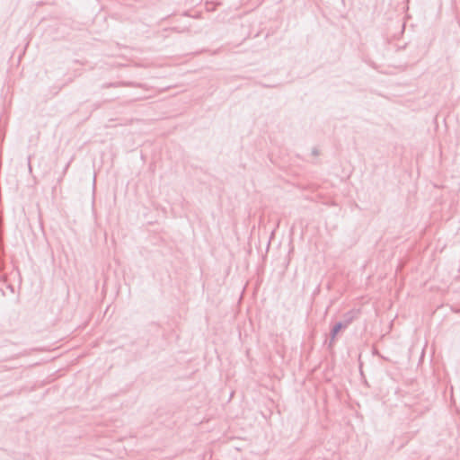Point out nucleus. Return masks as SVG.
<instances>
[{
    "label": "nucleus",
    "mask_w": 460,
    "mask_h": 460,
    "mask_svg": "<svg viewBox=\"0 0 460 460\" xmlns=\"http://www.w3.org/2000/svg\"><path fill=\"white\" fill-rule=\"evenodd\" d=\"M312 155H314V156L318 155H319L318 150H317L316 148H314V149L312 150Z\"/></svg>",
    "instance_id": "obj_5"
},
{
    "label": "nucleus",
    "mask_w": 460,
    "mask_h": 460,
    "mask_svg": "<svg viewBox=\"0 0 460 460\" xmlns=\"http://www.w3.org/2000/svg\"><path fill=\"white\" fill-rule=\"evenodd\" d=\"M360 314L359 309H352L346 312L342 315V319L333 324L330 331V344L335 341L337 335L343 330L349 327L355 319H357Z\"/></svg>",
    "instance_id": "obj_1"
},
{
    "label": "nucleus",
    "mask_w": 460,
    "mask_h": 460,
    "mask_svg": "<svg viewBox=\"0 0 460 460\" xmlns=\"http://www.w3.org/2000/svg\"><path fill=\"white\" fill-rule=\"evenodd\" d=\"M69 164H70V163H68V164L66 165V167H65V171H66V170H67V168L69 167Z\"/></svg>",
    "instance_id": "obj_6"
},
{
    "label": "nucleus",
    "mask_w": 460,
    "mask_h": 460,
    "mask_svg": "<svg viewBox=\"0 0 460 460\" xmlns=\"http://www.w3.org/2000/svg\"><path fill=\"white\" fill-rule=\"evenodd\" d=\"M28 168H29V172H31L32 168H31V156L28 157Z\"/></svg>",
    "instance_id": "obj_3"
},
{
    "label": "nucleus",
    "mask_w": 460,
    "mask_h": 460,
    "mask_svg": "<svg viewBox=\"0 0 460 460\" xmlns=\"http://www.w3.org/2000/svg\"><path fill=\"white\" fill-rule=\"evenodd\" d=\"M371 351L373 354H378L377 349L376 346L371 347Z\"/></svg>",
    "instance_id": "obj_4"
},
{
    "label": "nucleus",
    "mask_w": 460,
    "mask_h": 460,
    "mask_svg": "<svg viewBox=\"0 0 460 460\" xmlns=\"http://www.w3.org/2000/svg\"><path fill=\"white\" fill-rule=\"evenodd\" d=\"M136 84L130 82H116V83H109L104 84L102 85L103 88L106 87H119V86H135Z\"/></svg>",
    "instance_id": "obj_2"
},
{
    "label": "nucleus",
    "mask_w": 460,
    "mask_h": 460,
    "mask_svg": "<svg viewBox=\"0 0 460 460\" xmlns=\"http://www.w3.org/2000/svg\"><path fill=\"white\" fill-rule=\"evenodd\" d=\"M95 181H96V179L95 177L93 178V188L95 187Z\"/></svg>",
    "instance_id": "obj_7"
}]
</instances>
